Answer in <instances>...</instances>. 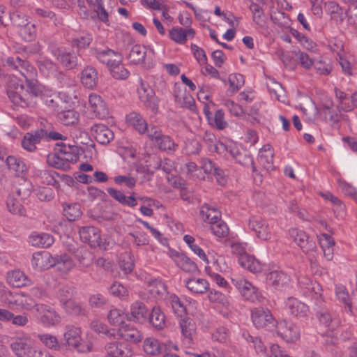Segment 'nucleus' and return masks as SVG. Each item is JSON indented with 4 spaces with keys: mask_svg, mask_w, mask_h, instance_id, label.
<instances>
[{
    "mask_svg": "<svg viewBox=\"0 0 357 357\" xmlns=\"http://www.w3.org/2000/svg\"><path fill=\"white\" fill-rule=\"evenodd\" d=\"M248 228L255 232L257 236L264 241L271 237V229L267 222L261 217L252 216L248 220Z\"/></svg>",
    "mask_w": 357,
    "mask_h": 357,
    "instance_id": "6e6552de",
    "label": "nucleus"
},
{
    "mask_svg": "<svg viewBox=\"0 0 357 357\" xmlns=\"http://www.w3.org/2000/svg\"><path fill=\"white\" fill-rule=\"evenodd\" d=\"M204 207H206V214L204 221L208 222L211 225L217 223L218 221L220 220V212L215 208L210 207L207 204H204Z\"/></svg>",
    "mask_w": 357,
    "mask_h": 357,
    "instance_id": "052dcab7",
    "label": "nucleus"
},
{
    "mask_svg": "<svg viewBox=\"0 0 357 357\" xmlns=\"http://www.w3.org/2000/svg\"><path fill=\"white\" fill-rule=\"evenodd\" d=\"M107 320L110 325L114 326H122L126 324V320L131 321L129 314L124 312L120 309L114 308L109 311Z\"/></svg>",
    "mask_w": 357,
    "mask_h": 357,
    "instance_id": "b1692460",
    "label": "nucleus"
},
{
    "mask_svg": "<svg viewBox=\"0 0 357 357\" xmlns=\"http://www.w3.org/2000/svg\"><path fill=\"white\" fill-rule=\"evenodd\" d=\"M186 287L195 294H204L208 290V283L204 279H189L186 281Z\"/></svg>",
    "mask_w": 357,
    "mask_h": 357,
    "instance_id": "c9c22d12",
    "label": "nucleus"
},
{
    "mask_svg": "<svg viewBox=\"0 0 357 357\" xmlns=\"http://www.w3.org/2000/svg\"><path fill=\"white\" fill-rule=\"evenodd\" d=\"M54 265H62L66 271H70L74 267V263L67 254L55 255L52 257Z\"/></svg>",
    "mask_w": 357,
    "mask_h": 357,
    "instance_id": "8fccbe9b",
    "label": "nucleus"
},
{
    "mask_svg": "<svg viewBox=\"0 0 357 357\" xmlns=\"http://www.w3.org/2000/svg\"><path fill=\"white\" fill-rule=\"evenodd\" d=\"M152 326L158 329H162L165 324V317L159 307L155 306L147 318Z\"/></svg>",
    "mask_w": 357,
    "mask_h": 357,
    "instance_id": "2f4dec72",
    "label": "nucleus"
},
{
    "mask_svg": "<svg viewBox=\"0 0 357 357\" xmlns=\"http://www.w3.org/2000/svg\"><path fill=\"white\" fill-rule=\"evenodd\" d=\"M93 40V38L91 34L85 33L83 35L75 38L72 40L73 45H75L79 49H84L89 46Z\"/></svg>",
    "mask_w": 357,
    "mask_h": 357,
    "instance_id": "bf43d9fd",
    "label": "nucleus"
},
{
    "mask_svg": "<svg viewBox=\"0 0 357 357\" xmlns=\"http://www.w3.org/2000/svg\"><path fill=\"white\" fill-rule=\"evenodd\" d=\"M176 265L185 273L192 275H198L200 273L196 263L188 257L186 254L181 260H178V264Z\"/></svg>",
    "mask_w": 357,
    "mask_h": 357,
    "instance_id": "e433bc0d",
    "label": "nucleus"
},
{
    "mask_svg": "<svg viewBox=\"0 0 357 357\" xmlns=\"http://www.w3.org/2000/svg\"><path fill=\"white\" fill-rule=\"evenodd\" d=\"M117 335L126 343L137 344L143 339L142 333L130 324L119 327L117 330Z\"/></svg>",
    "mask_w": 357,
    "mask_h": 357,
    "instance_id": "9d476101",
    "label": "nucleus"
},
{
    "mask_svg": "<svg viewBox=\"0 0 357 357\" xmlns=\"http://www.w3.org/2000/svg\"><path fill=\"white\" fill-rule=\"evenodd\" d=\"M171 304L176 314L182 317L186 314V308L180 298L175 294L170 296Z\"/></svg>",
    "mask_w": 357,
    "mask_h": 357,
    "instance_id": "680f3d73",
    "label": "nucleus"
},
{
    "mask_svg": "<svg viewBox=\"0 0 357 357\" xmlns=\"http://www.w3.org/2000/svg\"><path fill=\"white\" fill-rule=\"evenodd\" d=\"M7 280L11 286L17 288L28 286L31 283V280L29 279L23 272L19 270L8 273Z\"/></svg>",
    "mask_w": 357,
    "mask_h": 357,
    "instance_id": "5701e85b",
    "label": "nucleus"
},
{
    "mask_svg": "<svg viewBox=\"0 0 357 357\" xmlns=\"http://www.w3.org/2000/svg\"><path fill=\"white\" fill-rule=\"evenodd\" d=\"M289 234L294 241L300 246L304 252L307 253L317 248L315 242L313 240H309L308 235L304 231L291 229L289 230Z\"/></svg>",
    "mask_w": 357,
    "mask_h": 357,
    "instance_id": "f8f14e48",
    "label": "nucleus"
},
{
    "mask_svg": "<svg viewBox=\"0 0 357 357\" xmlns=\"http://www.w3.org/2000/svg\"><path fill=\"white\" fill-rule=\"evenodd\" d=\"M45 135L44 128L38 129L33 132H26L21 142L22 146L27 151L33 152L36 150V144L44 139Z\"/></svg>",
    "mask_w": 357,
    "mask_h": 357,
    "instance_id": "4468645a",
    "label": "nucleus"
},
{
    "mask_svg": "<svg viewBox=\"0 0 357 357\" xmlns=\"http://www.w3.org/2000/svg\"><path fill=\"white\" fill-rule=\"evenodd\" d=\"M146 56V47L141 45H135L132 47L128 59L134 65H139L144 63Z\"/></svg>",
    "mask_w": 357,
    "mask_h": 357,
    "instance_id": "bb28decb",
    "label": "nucleus"
},
{
    "mask_svg": "<svg viewBox=\"0 0 357 357\" xmlns=\"http://www.w3.org/2000/svg\"><path fill=\"white\" fill-rule=\"evenodd\" d=\"M107 303V298L102 294L98 293L91 295L89 303L91 307L100 308Z\"/></svg>",
    "mask_w": 357,
    "mask_h": 357,
    "instance_id": "e2e57ef3",
    "label": "nucleus"
},
{
    "mask_svg": "<svg viewBox=\"0 0 357 357\" xmlns=\"http://www.w3.org/2000/svg\"><path fill=\"white\" fill-rule=\"evenodd\" d=\"M91 134L95 139L103 145L108 144L114 139V132L105 124H95L91 128Z\"/></svg>",
    "mask_w": 357,
    "mask_h": 357,
    "instance_id": "dca6fc26",
    "label": "nucleus"
},
{
    "mask_svg": "<svg viewBox=\"0 0 357 357\" xmlns=\"http://www.w3.org/2000/svg\"><path fill=\"white\" fill-rule=\"evenodd\" d=\"M138 93L140 100L144 106L150 109L153 114L158 112L159 99L155 96L154 90L146 83L141 81L140 88L138 89Z\"/></svg>",
    "mask_w": 357,
    "mask_h": 357,
    "instance_id": "39448f33",
    "label": "nucleus"
},
{
    "mask_svg": "<svg viewBox=\"0 0 357 357\" xmlns=\"http://www.w3.org/2000/svg\"><path fill=\"white\" fill-rule=\"evenodd\" d=\"M63 341L62 344L66 346V350L63 351V356H68L71 351V347H74L79 352H89L91 350V344L86 345V349L81 343V337L78 329H70L66 331L63 335Z\"/></svg>",
    "mask_w": 357,
    "mask_h": 357,
    "instance_id": "f03ea898",
    "label": "nucleus"
},
{
    "mask_svg": "<svg viewBox=\"0 0 357 357\" xmlns=\"http://www.w3.org/2000/svg\"><path fill=\"white\" fill-rule=\"evenodd\" d=\"M109 293L116 297L123 298L128 296V292L126 287L121 283L114 282L109 289Z\"/></svg>",
    "mask_w": 357,
    "mask_h": 357,
    "instance_id": "0e129e2a",
    "label": "nucleus"
},
{
    "mask_svg": "<svg viewBox=\"0 0 357 357\" xmlns=\"http://www.w3.org/2000/svg\"><path fill=\"white\" fill-rule=\"evenodd\" d=\"M90 328L98 334H103L107 337H112L115 336V330L109 328V327L103 322L99 320H93L90 323Z\"/></svg>",
    "mask_w": 357,
    "mask_h": 357,
    "instance_id": "a19ab883",
    "label": "nucleus"
},
{
    "mask_svg": "<svg viewBox=\"0 0 357 357\" xmlns=\"http://www.w3.org/2000/svg\"><path fill=\"white\" fill-rule=\"evenodd\" d=\"M81 82L88 89H92L96 86L98 81V73L92 66H86L81 73Z\"/></svg>",
    "mask_w": 357,
    "mask_h": 357,
    "instance_id": "4be33fe9",
    "label": "nucleus"
},
{
    "mask_svg": "<svg viewBox=\"0 0 357 357\" xmlns=\"http://www.w3.org/2000/svg\"><path fill=\"white\" fill-rule=\"evenodd\" d=\"M289 281V277L282 271H271L266 275L267 284L275 289H282Z\"/></svg>",
    "mask_w": 357,
    "mask_h": 357,
    "instance_id": "aec40b11",
    "label": "nucleus"
},
{
    "mask_svg": "<svg viewBox=\"0 0 357 357\" xmlns=\"http://www.w3.org/2000/svg\"><path fill=\"white\" fill-rule=\"evenodd\" d=\"M57 117L62 124L68 126L78 123L79 114L74 109H68L59 112Z\"/></svg>",
    "mask_w": 357,
    "mask_h": 357,
    "instance_id": "473e14b6",
    "label": "nucleus"
},
{
    "mask_svg": "<svg viewBox=\"0 0 357 357\" xmlns=\"http://www.w3.org/2000/svg\"><path fill=\"white\" fill-rule=\"evenodd\" d=\"M114 183L116 185H124L128 189L132 190L137 183V178L126 175H119L114 178Z\"/></svg>",
    "mask_w": 357,
    "mask_h": 357,
    "instance_id": "4d7b16f0",
    "label": "nucleus"
},
{
    "mask_svg": "<svg viewBox=\"0 0 357 357\" xmlns=\"http://www.w3.org/2000/svg\"><path fill=\"white\" fill-rule=\"evenodd\" d=\"M105 357H131L132 350L128 343L121 341H112L104 346Z\"/></svg>",
    "mask_w": 357,
    "mask_h": 357,
    "instance_id": "0eeeda50",
    "label": "nucleus"
},
{
    "mask_svg": "<svg viewBox=\"0 0 357 357\" xmlns=\"http://www.w3.org/2000/svg\"><path fill=\"white\" fill-rule=\"evenodd\" d=\"M38 337L47 348L56 351L59 355L63 356V351L66 350V346L62 344V341L59 342L56 336L51 334H40Z\"/></svg>",
    "mask_w": 357,
    "mask_h": 357,
    "instance_id": "6ab92c4d",
    "label": "nucleus"
},
{
    "mask_svg": "<svg viewBox=\"0 0 357 357\" xmlns=\"http://www.w3.org/2000/svg\"><path fill=\"white\" fill-rule=\"evenodd\" d=\"M26 79V91L28 92L29 105V106L35 103L36 98L42 97L44 95L45 86L41 84L37 79Z\"/></svg>",
    "mask_w": 357,
    "mask_h": 357,
    "instance_id": "a211bd4d",
    "label": "nucleus"
},
{
    "mask_svg": "<svg viewBox=\"0 0 357 357\" xmlns=\"http://www.w3.org/2000/svg\"><path fill=\"white\" fill-rule=\"evenodd\" d=\"M95 56L100 62L105 63L109 68L116 63H121L123 60L121 54L109 48L104 50H95Z\"/></svg>",
    "mask_w": 357,
    "mask_h": 357,
    "instance_id": "2eb2a0df",
    "label": "nucleus"
},
{
    "mask_svg": "<svg viewBox=\"0 0 357 357\" xmlns=\"http://www.w3.org/2000/svg\"><path fill=\"white\" fill-rule=\"evenodd\" d=\"M63 214L68 221H75L81 217L82 213L79 204H67L63 203Z\"/></svg>",
    "mask_w": 357,
    "mask_h": 357,
    "instance_id": "c756f323",
    "label": "nucleus"
},
{
    "mask_svg": "<svg viewBox=\"0 0 357 357\" xmlns=\"http://www.w3.org/2000/svg\"><path fill=\"white\" fill-rule=\"evenodd\" d=\"M35 191L36 197L42 202H50L55 195L54 190L47 186L38 187Z\"/></svg>",
    "mask_w": 357,
    "mask_h": 357,
    "instance_id": "603ef678",
    "label": "nucleus"
},
{
    "mask_svg": "<svg viewBox=\"0 0 357 357\" xmlns=\"http://www.w3.org/2000/svg\"><path fill=\"white\" fill-rule=\"evenodd\" d=\"M29 242L35 247L48 248L54 243V238L49 234L42 233L31 236Z\"/></svg>",
    "mask_w": 357,
    "mask_h": 357,
    "instance_id": "72a5a7b5",
    "label": "nucleus"
},
{
    "mask_svg": "<svg viewBox=\"0 0 357 357\" xmlns=\"http://www.w3.org/2000/svg\"><path fill=\"white\" fill-rule=\"evenodd\" d=\"M7 95L16 106L29 107V95L22 81L15 77L10 78L6 88Z\"/></svg>",
    "mask_w": 357,
    "mask_h": 357,
    "instance_id": "f257e3e1",
    "label": "nucleus"
},
{
    "mask_svg": "<svg viewBox=\"0 0 357 357\" xmlns=\"http://www.w3.org/2000/svg\"><path fill=\"white\" fill-rule=\"evenodd\" d=\"M325 10L331 15V20L336 22H342L344 20V15L347 14V11H344L334 1L325 3Z\"/></svg>",
    "mask_w": 357,
    "mask_h": 357,
    "instance_id": "a878e982",
    "label": "nucleus"
},
{
    "mask_svg": "<svg viewBox=\"0 0 357 357\" xmlns=\"http://www.w3.org/2000/svg\"><path fill=\"white\" fill-rule=\"evenodd\" d=\"M131 321L144 323L147 320L148 309L145 304L140 301L132 303L130 306Z\"/></svg>",
    "mask_w": 357,
    "mask_h": 357,
    "instance_id": "412c9836",
    "label": "nucleus"
},
{
    "mask_svg": "<svg viewBox=\"0 0 357 357\" xmlns=\"http://www.w3.org/2000/svg\"><path fill=\"white\" fill-rule=\"evenodd\" d=\"M59 174L55 171L43 170L40 171L38 175L41 183L47 185H52L56 188L60 187L59 182L56 180Z\"/></svg>",
    "mask_w": 357,
    "mask_h": 357,
    "instance_id": "4c0bfd02",
    "label": "nucleus"
},
{
    "mask_svg": "<svg viewBox=\"0 0 357 357\" xmlns=\"http://www.w3.org/2000/svg\"><path fill=\"white\" fill-rule=\"evenodd\" d=\"M62 305L66 312L69 314L75 316L86 314V310L83 308L79 303L73 300L64 301V303Z\"/></svg>",
    "mask_w": 357,
    "mask_h": 357,
    "instance_id": "c03bdc74",
    "label": "nucleus"
},
{
    "mask_svg": "<svg viewBox=\"0 0 357 357\" xmlns=\"http://www.w3.org/2000/svg\"><path fill=\"white\" fill-rule=\"evenodd\" d=\"M290 33L294 36L306 49H312L314 43L304 34L301 33L296 29L290 27Z\"/></svg>",
    "mask_w": 357,
    "mask_h": 357,
    "instance_id": "13d9d810",
    "label": "nucleus"
},
{
    "mask_svg": "<svg viewBox=\"0 0 357 357\" xmlns=\"http://www.w3.org/2000/svg\"><path fill=\"white\" fill-rule=\"evenodd\" d=\"M183 241L188 245L190 248L197 254L200 259L208 264V259L204 250L197 245L195 244V238L190 235L186 234L183 236Z\"/></svg>",
    "mask_w": 357,
    "mask_h": 357,
    "instance_id": "49530a36",
    "label": "nucleus"
},
{
    "mask_svg": "<svg viewBox=\"0 0 357 357\" xmlns=\"http://www.w3.org/2000/svg\"><path fill=\"white\" fill-rule=\"evenodd\" d=\"M118 264L125 274L130 273L135 267L133 255L130 252L121 253L119 257Z\"/></svg>",
    "mask_w": 357,
    "mask_h": 357,
    "instance_id": "c85d7f7f",
    "label": "nucleus"
},
{
    "mask_svg": "<svg viewBox=\"0 0 357 357\" xmlns=\"http://www.w3.org/2000/svg\"><path fill=\"white\" fill-rule=\"evenodd\" d=\"M291 314L299 319H305L309 312V307L304 303L295 300L290 306Z\"/></svg>",
    "mask_w": 357,
    "mask_h": 357,
    "instance_id": "58836bf2",
    "label": "nucleus"
},
{
    "mask_svg": "<svg viewBox=\"0 0 357 357\" xmlns=\"http://www.w3.org/2000/svg\"><path fill=\"white\" fill-rule=\"evenodd\" d=\"M224 112L222 109H218L212 116L211 123H208L211 126L215 127L218 130H222L228 126V123L224 119Z\"/></svg>",
    "mask_w": 357,
    "mask_h": 357,
    "instance_id": "09e8293b",
    "label": "nucleus"
},
{
    "mask_svg": "<svg viewBox=\"0 0 357 357\" xmlns=\"http://www.w3.org/2000/svg\"><path fill=\"white\" fill-rule=\"evenodd\" d=\"M253 324L257 328H272L276 326V320L268 309L261 307L254 308L251 312Z\"/></svg>",
    "mask_w": 357,
    "mask_h": 357,
    "instance_id": "7ed1b4c3",
    "label": "nucleus"
},
{
    "mask_svg": "<svg viewBox=\"0 0 357 357\" xmlns=\"http://www.w3.org/2000/svg\"><path fill=\"white\" fill-rule=\"evenodd\" d=\"M75 257L84 266H89L92 262L91 253L85 248H77L74 251Z\"/></svg>",
    "mask_w": 357,
    "mask_h": 357,
    "instance_id": "de8ad7c7",
    "label": "nucleus"
},
{
    "mask_svg": "<svg viewBox=\"0 0 357 357\" xmlns=\"http://www.w3.org/2000/svg\"><path fill=\"white\" fill-rule=\"evenodd\" d=\"M183 107H186L191 111H195L196 109L195 101L192 96L190 94L186 93L185 89H183V96L181 99V101L177 102Z\"/></svg>",
    "mask_w": 357,
    "mask_h": 357,
    "instance_id": "338daca9",
    "label": "nucleus"
},
{
    "mask_svg": "<svg viewBox=\"0 0 357 357\" xmlns=\"http://www.w3.org/2000/svg\"><path fill=\"white\" fill-rule=\"evenodd\" d=\"M155 143L158 149L163 151H174L175 147L178 146L169 136L165 135H163Z\"/></svg>",
    "mask_w": 357,
    "mask_h": 357,
    "instance_id": "5fc2aeb1",
    "label": "nucleus"
},
{
    "mask_svg": "<svg viewBox=\"0 0 357 357\" xmlns=\"http://www.w3.org/2000/svg\"><path fill=\"white\" fill-rule=\"evenodd\" d=\"M316 314L320 323L326 327H329L333 321L331 314L326 307L320 306L319 309L317 310Z\"/></svg>",
    "mask_w": 357,
    "mask_h": 357,
    "instance_id": "6e6d98bb",
    "label": "nucleus"
},
{
    "mask_svg": "<svg viewBox=\"0 0 357 357\" xmlns=\"http://www.w3.org/2000/svg\"><path fill=\"white\" fill-rule=\"evenodd\" d=\"M6 206L10 213L20 215H25L26 211L24 206L13 196L9 195L8 197Z\"/></svg>",
    "mask_w": 357,
    "mask_h": 357,
    "instance_id": "a18cd8bd",
    "label": "nucleus"
},
{
    "mask_svg": "<svg viewBox=\"0 0 357 357\" xmlns=\"http://www.w3.org/2000/svg\"><path fill=\"white\" fill-rule=\"evenodd\" d=\"M162 345L158 340L154 337H148L144 342V351L149 355L156 356L162 354Z\"/></svg>",
    "mask_w": 357,
    "mask_h": 357,
    "instance_id": "f704fd0d",
    "label": "nucleus"
},
{
    "mask_svg": "<svg viewBox=\"0 0 357 357\" xmlns=\"http://www.w3.org/2000/svg\"><path fill=\"white\" fill-rule=\"evenodd\" d=\"M18 33L24 41L31 42L36 38V26L35 24L30 22L20 30H18Z\"/></svg>",
    "mask_w": 357,
    "mask_h": 357,
    "instance_id": "79ce46f5",
    "label": "nucleus"
},
{
    "mask_svg": "<svg viewBox=\"0 0 357 357\" xmlns=\"http://www.w3.org/2000/svg\"><path fill=\"white\" fill-rule=\"evenodd\" d=\"M211 227L213 234L218 237H225L229 234V228L227 224L220 220L217 223L212 224Z\"/></svg>",
    "mask_w": 357,
    "mask_h": 357,
    "instance_id": "69168bd1",
    "label": "nucleus"
},
{
    "mask_svg": "<svg viewBox=\"0 0 357 357\" xmlns=\"http://www.w3.org/2000/svg\"><path fill=\"white\" fill-rule=\"evenodd\" d=\"M109 69L112 77L116 79H126L130 75L129 71L124 68L121 63H116Z\"/></svg>",
    "mask_w": 357,
    "mask_h": 357,
    "instance_id": "3c124183",
    "label": "nucleus"
},
{
    "mask_svg": "<svg viewBox=\"0 0 357 357\" xmlns=\"http://www.w3.org/2000/svg\"><path fill=\"white\" fill-rule=\"evenodd\" d=\"M47 162L50 166L56 169L65 171L70 169V164L63 160V158L59 156L57 153H49L47 156Z\"/></svg>",
    "mask_w": 357,
    "mask_h": 357,
    "instance_id": "ea45409f",
    "label": "nucleus"
},
{
    "mask_svg": "<svg viewBox=\"0 0 357 357\" xmlns=\"http://www.w3.org/2000/svg\"><path fill=\"white\" fill-rule=\"evenodd\" d=\"M6 162L8 169L14 171L17 176H22L26 172L25 163L19 158L9 155L7 157Z\"/></svg>",
    "mask_w": 357,
    "mask_h": 357,
    "instance_id": "7c9ffc66",
    "label": "nucleus"
},
{
    "mask_svg": "<svg viewBox=\"0 0 357 357\" xmlns=\"http://www.w3.org/2000/svg\"><path fill=\"white\" fill-rule=\"evenodd\" d=\"M277 333L287 342H296L300 337L298 327L285 320L279 323Z\"/></svg>",
    "mask_w": 357,
    "mask_h": 357,
    "instance_id": "9b49d317",
    "label": "nucleus"
},
{
    "mask_svg": "<svg viewBox=\"0 0 357 357\" xmlns=\"http://www.w3.org/2000/svg\"><path fill=\"white\" fill-rule=\"evenodd\" d=\"M10 20L13 26L17 29V31L30 22L26 15L18 11L10 14Z\"/></svg>",
    "mask_w": 357,
    "mask_h": 357,
    "instance_id": "37998d69",
    "label": "nucleus"
},
{
    "mask_svg": "<svg viewBox=\"0 0 357 357\" xmlns=\"http://www.w3.org/2000/svg\"><path fill=\"white\" fill-rule=\"evenodd\" d=\"M180 326L183 335L186 338L192 340V332L194 331V325L191 323V321L189 319H181Z\"/></svg>",
    "mask_w": 357,
    "mask_h": 357,
    "instance_id": "774afa93",
    "label": "nucleus"
},
{
    "mask_svg": "<svg viewBox=\"0 0 357 357\" xmlns=\"http://www.w3.org/2000/svg\"><path fill=\"white\" fill-rule=\"evenodd\" d=\"M169 38L178 44H183L186 42V33L185 29L181 27H174L169 30Z\"/></svg>",
    "mask_w": 357,
    "mask_h": 357,
    "instance_id": "864d4df0",
    "label": "nucleus"
},
{
    "mask_svg": "<svg viewBox=\"0 0 357 357\" xmlns=\"http://www.w3.org/2000/svg\"><path fill=\"white\" fill-rule=\"evenodd\" d=\"M10 347L18 357H47L41 350L36 349L22 339L12 342Z\"/></svg>",
    "mask_w": 357,
    "mask_h": 357,
    "instance_id": "423d86ee",
    "label": "nucleus"
},
{
    "mask_svg": "<svg viewBox=\"0 0 357 357\" xmlns=\"http://www.w3.org/2000/svg\"><path fill=\"white\" fill-rule=\"evenodd\" d=\"M240 265L252 273H259L262 270L261 265L258 259L254 256L247 254L241 255L238 258Z\"/></svg>",
    "mask_w": 357,
    "mask_h": 357,
    "instance_id": "393cba45",
    "label": "nucleus"
},
{
    "mask_svg": "<svg viewBox=\"0 0 357 357\" xmlns=\"http://www.w3.org/2000/svg\"><path fill=\"white\" fill-rule=\"evenodd\" d=\"M36 310L41 314L40 321L45 326L50 327L56 326L61 321V317L57 312L46 305L40 304L38 305Z\"/></svg>",
    "mask_w": 357,
    "mask_h": 357,
    "instance_id": "ddd939ff",
    "label": "nucleus"
},
{
    "mask_svg": "<svg viewBox=\"0 0 357 357\" xmlns=\"http://www.w3.org/2000/svg\"><path fill=\"white\" fill-rule=\"evenodd\" d=\"M126 121L139 133L142 134L147 130V123L142 116L137 112H131L126 116Z\"/></svg>",
    "mask_w": 357,
    "mask_h": 357,
    "instance_id": "cd10ccee",
    "label": "nucleus"
},
{
    "mask_svg": "<svg viewBox=\"0 0 357 357\" xmlns=\"http://www.w3.org/2000/svg\"><path fill=\"white\" fill-rule=\"evenodd\" d=\"M49 50L57 61L66 69L74 68L77 63V56L66 50L63 47H58L55 43H52L49 45Z\"/></svg>",
    "mask_w": 357,
    "mask_h": 357,
    "instance_id": "20e7f679",
    "label": "nucleus"
},
{
    "mask_svg": "<svg viewBox=\"0 0 357 357\" xmlns=\"http://www.w3.org/2000/svg\"><path fill=\"white\" fill-rule=\"evenodd\" d=\"M89 102L91 110L93 112L96 117L104 119L109 114L107 105L99 95L91 94L89 97Z\"/></svg>",
    "mask_w": 357,
    "mask_h": 357,
    "instance_id": "f3484780",
    "label": "nucleus"
},
{
    "mask_svg": "<svg viewBox=\"0 0 357 357\" xmlns=\"http://www.w3.org/2000/svg\"><path fill=\"white\" fill-rule=\"evenodd\" d=\"M79 237L82 242L88 243L91 248L100 247L102 238L100 230L93 226H86L80 228Z\"/></svg>",
    "mask_w": 357,
    "mask_h": 357,
    "instance_id": "1a4fd4ad",
    "label": "nucleus"
}]
</instances>
